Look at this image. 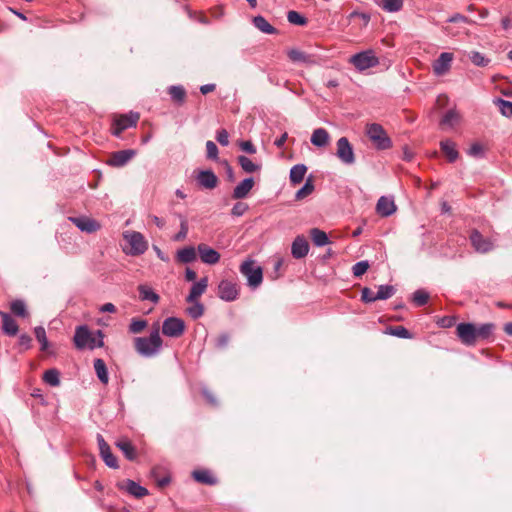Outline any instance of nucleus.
I'll return each mask as SVG.
<instances>
[{
  "mask_svg": "<svg viewBox=\"0 0 512 512\" xmlns=\"http://www.w3.org/2000/svg\"><path fill=\"white\" fill-rule=\"evenodd\" d=\"M162 339L160 337L159 327L156 326L148 337H136L134 347L136 352L145 358H152L159 354L162 349Z\"/></svg>",
  "mask_w": 512,
  "mask_h": 512,
  "instance_id": "nucleus-1",
  "label": "nucleus"
},
{
  "mask_svg": "<svg viewBox=\"0 0 512 512\" xmlns=\"http://www.w3.org/2000/svg\"><path fill=\"white\" fill-rule=\"evenodd\" d=\"M98 340L91 334L89 328L86 325H80L76 328L74 334V344L77 349H94L96 347H103V333L101 330L97 331Z\"/></svg>",
  "mask_w": 512,
  "mask_h": 512,
  "instance_id": "nucleus-2",
  "label": "nucleus"
},
{
  "mask_svg": "<svg viewBox=\"0 0 512 512\" xmlns=\"http://www.w3.org/2000/svg\"><path fill=\"white\" fill-rule=\"evenodd\" d=\"M366 134L378 150H386L392 146V141L384 128L378 123H371L366 126Z\"/></svg>",
  "mask_w": 512,
  "mask_h": 512,
  "instance_id": "nucleus-3",
  "label": "nucleus"
},
{
  "mask_svg": "<svg viewBox=\"0 0 512 512\" xmlns=\"http://www.w3.org/2000/svg\"><path fill=\"white\" fill-rule=\"evenodd\" d=\"M358 71L363 72L369 68L375 67L379 64V59L371 49L361 51L352 55L349 59Z\"/></svg>",
  "mask_w": 512,
  "mask_h": 512,
  "instance_id": "nucleus-4",
  "label": "nucleus"
},
{
  "mask_svg": "<svg viewBox=\"0 0 512 512\" xmlns=\"http://www.w3.org/2000/svg\"><path fill=\"white\" fill-rule=\"evenodd\" d=\"M240 272L247 278V283L252 288H257L263 280L262 268L255 261L248 259L240 266Z\"/></svg>",
  "mask_w": 512,
  "mask_h": 512,
  "instance_id": "nucleus-5",
  "label": "nucleus"
},
{
  "mask_svg": "<svg viewBox=\"0 0 512 512\" xmlns=\"http://www.w3.org/2000/svg\"><path fill=\"white\" fill-rule=\"evenodd\" d=\"M336 156L345 165H353L355 163L353 147L346 137H341L337 140Z\"/></svg>",
  "mask_w": 512,
  "mask_h": 512,
  "instance_id": "nucleus-6",
  "label": "nucleus"
},
{
  "mask_svg": "<svg viewBox=\"0 0 512 512\" xmlns=\"http://www.w3.org/2000/svg\"><path fill=\"white\" fill-rule=\"evenodd\" d=\"M185 331V323L178 317H168L163 321L162 333L171 338L180 337Z\"/></svg>",
  "mask_w": 512,
  "mask_h": 512,
  "instance_id": "nucleus-7",
  "label": "nucleus"
},
{
  "mask_svg": "<svg viewBox=\"0 0 512 512\" xmlns=\"http://www.w3.org/2000/svg\"><path fill=\"white\" fill-rule=\"evenodd\" d=\"M124 238L130 245L129 253L131 255H141L148 248L147 242L144 239V236L140 232H136V231L126 232L124 234Z\"/></svg>",
  "mask_w": 512,
  "mask_h": 512,
  "instance_id": "nucleus-8",
  "label": "nucleus"
},
{
  "mask_svg": "<svg viewBox=\"0 0 512 512\" xmlns=\"http://www.w3.org/2000/svg\"><path fill=\"white\" fill-rule=\"evenodd\" d=\"M139 120V114L130 112L128 115H121L115 118L113 122L112 134L116 137H120L121 133L130 127H135Z\"/></svg>",
  "mask_w": 512,
  "mask_h": 512,
  "instance_id": "nucleus-9",
  "label": "nucleus"
},
{
  "mask_svg": "<svg viewBox=\"0 0 512 512\" xmlns=\"http://www.w3.org/2000/svg\"><path fill=\"white\" fill-rule=\"evenodd\" d=\"M469 239L472 247L478 253H488L494 248V243L490 238L484 237L478 230H472Z\"/></svg>",
  "mask_w": 512,
  "mask_h": 512,
  "instance_id": "nucleus-10",
  "label": "nucleus"
},
{
  "mask_svg": "<svg viewBox=\"0 0 512 512\" xmlns=\"http://www.w3.org/2000/svg\"><path fill=\"white\" fill-rule=\"evenodd\" d=\"M456 333L461 342L466 346H472L477 342L476 325L472 323H459Z\"/></svg>",
  "mask_w": 512,
  "mask_h": 512,
  "instance_id": "nucleus-11",
  "label": "nucleus"
},
{
  "mask_svg": "<svg viewBox=\"0 0 512 512\" xmlns=\"http://www.w3.org/2000/svg\"><path fill=\"white\" fill-rule=\"evenodd\" d=\"M239 295V289L236 283L230 280H222L218 285V296L227 302H231L237 299Z\"/></svg>",
  "mask_w": 512,
  "mask_h": 512,
  "instance_id": "nucleus-12",
  "label": "nucleus"
},
{
  "mask_svg": "<svg viewBox=\"0 0 512 512\" xmlns=\"http://www.w3.org/2000/svg\"><path fill=\"white\" fill-rule=\"evenodd\" d=\"M454 55L450 52H443L434 60L432 67L436 76L445 75L451 68Z\"/></svg>",
  "mask_w": 512,
  "mask_h": 512,
  "instance_id": "nucleus-13",
  "label": "nucleus"
},
{
  "mask_svg": "<svg viewBox=\"0 0 512 512\" xmlns=\"http://www.w3.org/2000/svg\"><path fill=\"white\" fill-rule=\"evenodd\" d=\"M135 155L136 151L133 149L116 151L112 153L107 163L112 167H122L126 165Z\"/></svg>",
  "mask_w": 512,
  "mask_h": 512,
  "instance_id": "nucleus-14",
  "label": "nucleus"
},
{
  "mask_svg": "<svg viewBox=\"0 0 512 512\" xmlns=\"http://www.w3.org/2000/svg\"><path fill=\"white\" fill-rule=\"evenodd\" d=\"M289 59L294 63H303L305 65H317L319 64V59L311 54H307L298 49H291L287 53Z\"/></svg>",
  "mask_w": 512,
  "mask_h": 512,
  "instance_id": "nucleus-15",
  "label": "nucleus"
},
{
  "mask_svg": "<svg viewBox=\"0 0 512 512\" xmlns=\"http://www.w3.org/2000/svg\"><path fill=\"white\" fill-rule=\"evenodd\" d=\"M197 184L204 189H214L218 184V178L212 170H200L196 175Z\"/></svg>",
  "mask_w": 512,
  "mask_h": 512,
  "instance_id": "nucleus-16",
  "label": "nucleus"
},
{
  "mask_svg": "<svg viewBox=\"0 0 512 512\" xmlns=\"http://www.w3.org/2000/svg\"><path fill=\"white\" fill-rule=\"evenodd\" d=\"M197 250L201 261L205 264L214 265L220 260L219 252L204 243L199 244Z\"/></svg>",
  "mask_w": 512,
  "mask_h": 512,
  "instance_id": "nucleus-17",
  "label": "nucleus"
},
{
  "mask_svg": "<svg viewBox=\"0 0 512 512\" xmlns=\"http://www.w3.org/2000/svg\"><path fill=\"white\" fill-rule=\"evenodd\" d=\"M118 488L138 499L148 495L149 493L145 487L130 479L118 483Z\"/></svg>",
  "mask_w": 512,
  "mask_h": 512,
  "instance_id": "nucleus-18",
  "label": "nucleus"
},
{
  "mask_svg": "<svg viewBox=\"0 0 512 512\" xmlns=\"http://www.w3.org/2000/svg\"><path fill=\"white\" fill-rule=\"evenodd\" d=\"M309 252V243L303 235H298L291 245V254L295 259H302Z\"/></svg>",
  "mask_w": 512,
  "mask_h": 512,
  "instance_id": "nucleus-19",
  "label": "nucleus"
},
{
  "mask_svg": "<svg viewBox=\"0 0 512 512\" xmlns=\"http://www.w3.org/2000/svg\"><path fill=\"white\" fill-rule=\"evenodd\" d=\"M396 211V205L392 197L381 196L376 204V212L382 217H389Z\"/></svg>",
  "mask_w": 512,
  "mask_h": 512,
  "instance_id": "nucleus-20",
  "label": "nucleus"
},
{
  "mask_svg": "<svg viewBox=\"0 0 512 512\" xmlns=\"http://www.w3.org/2000/svg\"><path fill=\"white\" fill-rule=\"evenodd\" d=\"M69 220L83 232L92 233L99 229V224L88 217H70Z\"/></svg>",
  "mask_w": 512,
  "mask_h": 512,
  "instance_id": "nucleus-21",
  "label": "nucleus"
},
{
  "mask_svg": "<svg viewBox=\"0 0 512 512\" xmlns=\"http://www.w3.org/2000/svg\"><path fill=\"white\" fill-rule=\"evenodd\" d=\"M208 287V278L203 277L197 282H194L188 296L186 297V301H195L199 300V298L205 293Z\"/></svg>",
  "mask_w": 512,
  "mask_h": 512,
  "instance_id": "nucleus-22",
  "label": "nucleus"
},
{
  "mask_svg": "<svg viewBox=\"0 0 512 512\" xmlns=\"http://www.w3.org/2000/svg\"><path fill=\"white\" fill-rule=\"evenodd\" d=\"M254 186V179L252 177L242 180L233 190V199H244L248 196L250 190Z\"/></svg>",
  "mask_w": 512,
  "mask_h": 512,
  "instance_id": "nucleus-23",
  "label": "nucleus"
},
{
  "mask_svg": "<svg viewBox=\"0 0 512 512\" xmlns=\"http://www.w3.org/2000/svg\"><path fill=\"white\" fill-rule=\"evenodd\" d=\"M2 318V330L8 336H15L18 333L19 327L16 321L6 312L0 311Z\"/></svg>",
  "mask_w": 512,
  "mask_h": 512,
  "instance_id": "nucleus-24",
  "label": "nucleus"
},
{
  "mask_svg": "<svg viewBox=\"0 0 512 512\" xmlns=\"http://www.w3.org/2000/svg\"><path fill=\"white\" fill-rule=\"evenodd\" d=\"M116 446L120 449V451L124 454L126 459L129 461H134L137 459V451L134 445L126 438L120 439L116 442Z\"/></svg>",
  "mask_w": 512,
  "mask_h": 512,
  "instance_id": "nucleus-25",
  "label": "nucleus"
},
{
  "mask_svg": "<svg viewBox=\"0 0 512 512\" xmlns=\"http://www.w3.org/2000/svg\"><path fill=\"white\" fill-rule=\"evenodd\" d=\"M441 151L446 155L449 162L453 163L457 160L459 153L456 149V144L450 139L442 140L440 142Z\"/></svg>",
  "mask_w": 512,
  "mask_h": 512,
  "instance_id": "nucleus-26",
  "label": "nucleus"
},
{
  "mask_svg": "<svg viewBox=\"0 0 512 512\" xmlns=\"http://www.w3.org/2000/svg\"><path fill=\"white\" fill-rule=\"evenodd\" d=\"M329 133L324 128H317L311 135V143L316 147H325L329 143Z\"/></svg>",
  "mask_w": 512,
  "mask_h": 512,
  "instance_id": "nucleus-27",
  "label": "nucleus"
},
{
  "mask_svg": "<svg viewBox=\"0 0 512 512\" xmlns=\"http://www.w3.org/2000/svg\"><path fill=\"white\" fill-rule=\"evenodd\" d=\"M252 23L262 33L271 35L277 32L276 28L261 15L253 17Z\"/></svg>",
  "mask_w": 512,
  "mask_h": 512,
  "instance_id": "nucleus-28",
  "label": "nucleus"
},
{
  "mask_svg": "<svg viewBox=\"0 0 512 512\" xmlns=\"http://www.w3.org/2000/svg\"><path fill=\"white\" fill-rule=\"evenodd\" d=\"M139 297L142 301H150L154 304L160 300L159 295L153 291V289L147 285L138 286Z\"/></svg>",
  "mask_w": 512,
  "mask_h": 512,
  "instance_id": "nucleus-29",
  "label": "nucleus"
},
{
  "mask_svg": "<svg viewBox=\"0 0 512 512\" xmlns=\"http://www.w3.org/2000/svg\"><path fill=\"white\" fill-rule=\"evenodd\" d=\"M307 172V167L304 164H296L290 170V182L292 184H299L304 179Z\"/></svg>",
  "mask_w": 512,
  "mask_h": 512,
  "instance_id": "nucleus-30",
  "label": "nucleus"
},
{
  "mask_svg": "<svg viewBox=\"0 0 512 512\" xmlns=\"http://www.w3.org/2000/svg\"><path fill=\"white\" fill-rule=\"evenodd\" d=\"M192 477L199 483L208 485H215L217 483V479L208 470H194Z\"/></svg>",
  "mask_w": 512,
  "mask_h": 512,
  "instance_id": "nucleus-31",
  "label": "nucleus"
},
{
  "mask_svg": "<svg viewBox=\"0 0 512 512\" xmlns=\"http://www.w3.org/2000/svg\"><path fill=\"white\" fill-rule=\"evenodd\" d=\"M196 259V251L194 247H184L177 252V260L181 263H191Z\"/></svg>",
  "mask_w": 512,
  "mask_h": 512,
  "instance_id": "nucleus-32",
  "label": "nucleus"
},
{
  "mask_svg": "<svg viewBox=\"0 0 512 512\" xmlns=\"http://www.w3.org/2000/svg\"><path fill=\"white\" fill-rule=\"evenodd\" d=\"M94 369L98 379L103 383L107 384L109 381L108 371L104 360L98 358L94 360Z\"/></svg>",
  "mask_w": 512,
  "mask_h": 512,
  "instance_id": "nucleus-33",
  "label": "nucleus"
},
{
  "mask_svg": "<svg viewBox=\"0 0 512 512\" xmlns=\"http://www.w3.org/2000/svg\"><path fill=\"white\" fill-rule=\"evenodd\" d=\"M310 236L312 238L314 245L317 247H322V246L329 244V238H328L326 232H324L318 228L311 229Z\"/></svg>",
  "mask_w": 512,
  "mask_h": 512,
  "instance_id": "nucleus-34",
  "label": "nucleus"
},
{
  "mask_svg": "<svg viewBox=\"0 0 512 512\" xmlns=\"http://www.w3.org/2000/svg\"><path fill=\"white\" fill-rule=\"evenodd\" d=\"M237 160H238L240 167L246 173H254L261 169L260 164L254 163L251 159H249L248 157H246L244 155L238 156Z\"/></svg>",
  "mask_w": 512,
  "mask_h": 512,
  "instance_id": "nucleus-35",
  "label": "nucleus"
},
{
  "mask_svg": "<svg viewBox=\"0 0 512 512\" xmlns=\"http://www.w3.org/2000/svg\"><path fill=\"white\" fill-rule=\"evenodd\" d=\"M168 93L171 99L179 104H182L186 98V91L181 85H172L168 88Z\"/></svg>",
  "mask_w": 512,
  "mask_h": 512,
  "instance_id": "nucleus-36",
  "label": "nucleus"
},
{
  "mask_svg": "<svg viewBox=\"0 0 512 512\" xmlns=\"http://www.w3.org/2000/svg\"><path fill=\"white\" fill-rule=\"evenodd\" d=\"M43 380L46 384L57 387L60 384V373L57 369H48L43 374Z\"/></svg>",
  "mask_w": 512,
  "mask_h": 512,
  "instance_id": "nucleus-37",
  "label": "nucleus"
},
{
  "mask_svg": "<svg viewBox=\"0 0 512 512\" xmlns=\"http://www.w3.org/2000/svg\"><path fill=\"white\" fill-rule=\"evenodd\" d=\"M187 302L191 306L186 309V312L192 319H198L204 314V305L199 300Z\"/></svg>",
  "mask_w": 512,
  "mask_h": 512,
  "instance_id": "nucleus-38",
  "label": "nucleus"
},
{
  "mask_svg": "<svg viewBox=\"0 0 512 512\" xmlns=\"http://www.w3.org/2000/svg\"><path fill=\"white\" fill-rule=\"evenodd\" d=\"M493 329L494 325L491 323L476 325L477 341L487 339L492 334Z\"/></svg>",
  "mask_w": 512,
  "mask_h": 512,
  "instance_id": "nucleus-39",
  "label": "nucleus"
},
{
  "mask_svg": "<svg viewBox=\"0 0 512 512\" xmlns=\"http://www.w3.org/2000/svg\"><path fill=\"white\" fill-rule=\"evenodd\" d=\"M34 334H35L36 339L38 340V342L41 345V347H40L41 351H46L48 349L49 342H48V339L46 336L45 328L43 326L35 327Z\"/></svg>",
  "mask_w": 512,
  "mask_h": 512,
  "instance_id": "nucleus-40",
  "label": "nucleus"
},
{
  "mask_svg": "<svg viewBox=\"0 0 512 512\" xmlns=\"http://www.w3.org/2000/svg\"><path fill=\"white\" fill-rule=\"evenodd\" d=\"M469 59L475 66L478 67H486L490 63V59L478 51L470 52Z\"/></svg>",
  "mask_w": 512,
  "mask_h": 512,
  "instance_id": "nucleus-41",
  "label": "nucleus"
},
{
  "mask_svg": "<svg viewBox=\"0 0 512 512\" xmlns=\"http://www.w3.org/2000/svg\"><path fill=\"white\" fill-rule=\"evenodd\" d=\"M314 183L311 178H308L301 189L295 195L296 200H302L309 196L314 191Z\"/></svg>",
  "mask_w": 512,
  "mask_h": 512,
  "instance_id": "nucleus-42",
  "label": "nucleus"
},
{
  "mask_svg": "<svg viewBox=\"0 0 512 512\" xmlns=\"http://www.w3.org/2000/svg\"><path fill=\"white\" fill-rule=\"evenodd\" d=\"M11 312L19 317H26L28 315L25 302L22 300H14L10 305Z\"/></svg>",
  "mask_w": 512,
  "mask_h": 512,
  "instance_id": "nucleus-43",
  "label": "nucleus"
},
{
  "mask_svg": "<svg viewBox=\"0 0 512 512\" xmlns=\"http://www.w3.org/2000/svg\"><path fill=\"white\" fill-rule=\"evenodd\" d=\"M381 6L387 12H398L402 9L403 0H381Z\"/></svg>",
  "mask_w": 512,
  "mask_h": 512,
  "instance_id": "nucleus-44",
  "label": "nucleus"
},
{
  "mask_svg": "<svg viewBox=\"0 0 512 512\" xmlns=\"http://www.w3.org/2000/svg\"><path fill=\"white\" fill-rule=\"evenodd\" d=\"M395 288L392 285H380L376 293L378 300H386L395 294Z\"/></svg>",
  "mask_w": 512,
  "mask_h": 512,
  "instance_id": "nucleus-45",
  "label": "nucleus"
},
{
  "mask_svg": "<svg viewBox=\"0 0 512 512\" xmlns=\"http://www.w3.org/2000/svg\"><path fill=\"white\" fill-rule=\"evenodd\" d=\"M501 114L505 117H512V102L497 98L495 100Z\"/></svg>",
  "mask_w": 512,
  "mask_h": 512,
  "instance_id": "nucleus-46",
  "label": "nucleus"
},
{
  "mask_svg": "<svg viewBox=\"0 0 512 512\" xmlns=\"http://www.w3.org/2000/svg\"><path fill=\"white\" fill-rule=\"evenodd\" d=\"M100 456L108 467L113 469H117L119 467L117 458L112 454L110 448L101 452Z\"/></svg>",
  "mask_w": 512,
  "mask_h": 512,
  "instance_id": "nucleus-47",
  "label": "nucleus"
},
{
  "mask_svg": "<svg viewBox=\"0 0 512 512\" xmlns=\"http://www.w3.org/2000/svg\"><path fill=\"white\" fill-rule=\"evenodd\" d=\"M387 333L403 339L411 338V333L403 326L389 327Z\"/></svg>",
  "mask_w": 512,
  "mask_h": 512,
  "instance_id": "nucleus-48",
  "label": "nucleus"
},
{
  "mask_svg": "<svg viewBox=\"0 0 512 512\" xmlns=\"http://www.w3.org/2000/svg\"><path fill=\"white\" fill-rule=\"evenodd\" d=\"M458 121H459V114L455 110H449L442 117L441 124L452 127Z\"/></svg>",
  "mask_w": 512,
  "mask_h": 512,
  "instance_id": "nucleus-49",
  "label": "nucleus"
},
{
  "mask_svg": "<svg viewBox=\"0 0 512 512\" xmlns=\"http://www.w3.org/2000/svg\"><path fill=\"white\" fill-rule=\"evenodd\" d=\"M148 323L144 319H132L130 325H129V332L132 334H137L142 332L146 327Z\"/></svg>",
  "mask_w": 512,
  "mask_h": 512,
  "instance_id": "nucleus-50",
  "label": "nucleus"
},
{
  "mask_svg": "<svg viewBox=\"0 0 512 512\" xmlns=\"http://www.w3.org/2000/svg\"><path fill=\"white\" fill-rule=\"evenodd\" d=\"M287 20L289 23L299 26H303L307 23V19L294 10L287 13Z\"/></svg>",
  "mask_w": 512,
  "mask_h": 512,
  "instance_id": "nucleus-51",
  "label": "nucleus"
},
{
  "mask_svg": "<svg viewBox=\"0 0 512 512\" xmlns=\"http://www.w3.org/2000/svg\"><path fill=\"white\" fill-rule=\"evenodd\" d=\"M428 299L429 294L422 289L416 290L413 293V301L417 306H424L428 302Z\"/></svg>",
  "mask_w": 512,
  "mask_h": 512,
  "instance_id": "nucleus-52",
  "label": "nucleus"
},
{
  "mask_svg": "<svg viewBox=\"0 0 512 512\" xmlns=\"http://www.w3.org/2000/svg\"><path fill=\"white\" fill-rule=\"evenodd\" d=\"M369 268V263L368 261L364 260V261H359L357 263H355L352 267V272H353V275L355 277H360L362 276L364 273H366V271L368 270Z\"/></svg>",
  "mask_w": 512,
  "mask_h": 512,
  "instance_id": "nucleus-53",
  "label": "nucleus"
},
{
  "mask_svg": "<svg viewBox=\"0 0 512 512\" xmlns=\"http://www.w3.org/2000/svg\"><path fill=\"white\" fill-rule=\"evenodd\" d=\"M206 152H207L208 159H211V160L218 159V148L213 141L209 140L206 142Z\"/></svg>",
  "mask_w": 512,
  "mask_h": 512,
  "instance_id": "nucleus-54",
  "label": "nucleus"
},
{
  "mask_svg": "<svg viewBox=\"0 0 512 512\" xmlns=\"http://www.w3.org/2000/svg\"><path fill=\"white\" fill-rule=\"evenodd\" d=\"M361 299L365 303H371V302H374V301L378 300V298H376V293H374L368 287H364L362 289V291H361Z\"/></svg>",
  "mask_w": 512,
  "mask_h": 512,
  "instance_id": "nucleus-55",
  "label": "nucleus"
},
{
  "mask_svg": "<svg viewBox=\"0 0 512 512\" xmlns=\"http://www.w3.org/2000/svg\"><path fill=\"white\" fill-rule=\"evenodd\" d=\"M248 210V205L244 202H237L231 209V214L236 217L242 216Z\"/></svg>",
  "mask_w": 512,
  "mask_h": 512,
  "instance_id": "nucleus-56",
  "label": "nucleus"
},
{
  "mask_svg": "<svg viewBox=\"0 0 512 512\" xmlns=\"http://www.w3.org/2000/svg\"><path fill=\"white\" fill-rule=\"evenodd\" d=\"M468 154L472 157L482 158L484 156V149L481 144L474 143L469 148Z\"/></svg>",
  "mask_w": 512,
  "mask_h": 512,
  "instance_id": "nucleus-57",
  "label": "nucleus"
},
{
  "mask_svg": "<svg viewBox=\"0 0 512 512\" xmlns=\"http://www.w3.org/2000/svg\"><path fill=\"white\" fill-rule=\"evenodd\" d=\"M187 232H188L187 221L185 218H183L180 223V231L175 235L174 240L180 241V240L184 239L187 236Z\"/></svg>",
  "mask_w": 512,
  "mask_h": 512,
  "instance_id": "nucleus-58",
  "label": "nucleus"
},
{
  "mask_svg": "<svg viewBox=\"0 0 512 512\" xmlns=\"http://www.w3.org/2000/svg\"><path fill=\"white\" fill-rule=\"evenodd\" d=\"M18 343L24 350H28L31 348L32 338L28 334L23 333L19 336Z\"/></svg>",
  "mask_w": 512,
  "mask_h": 512,
  "instance_id": "nucleus-59",
  "label": "nucleus"
},
{
  "mask_svg": "<svg viewBox=\"0 0 512 512\" xmlns=\"http://www.w3.org/2000/svg\"><path fill=\"white\" fill-rule=\"evenodd\" d=\"M216 139L222 146H228L229 144V134L225 129H220L217 132Z\"/></svg>",
  "mask_w": 512,
  "mask_h": 512,
  "instance_id": "nucleus-60",
  "label": "nucleus"
},
{
  "mask_svg": "<svg viewBox=\"0 0 512 512\" xmlns=\"http://www.w3.org/2000/svg\"><path fill=\"white\" fill-rule=\"evenodd\" d=\"M229 340H230L229 335L226 333H223V334L219 335L218 338L216 339L215 346L219 349H223L228 345Z\"/></svg>",
  "mask_w": 512,
  "mask_h": 512,
  "instance_id": "nucleus-61",
  "label": "nucleus"
},
{
  "mask_svg": "<svg viewBox=\"0 0 512 512\" xmlns=\"http://www.w3.org/2000/svg\"><path fill=\"white\" fill-rule=\"evenodd\" d=\"M241 150H243L244 152L248 153V154H255L256 153V147L254 146V144L251 142V141H242L240 142L239 144Z\"/></svg>",
  "mask_w": 512,
  "mask_h": 512,
  "instance_id": "nucleus-62",
  "label": "nucleus"
},
{
  "mask_svg": "<svg viewBox=\"0 0 512 512\" xmlns=\"http://www.w3.org/2000/svg\"><path fill=\"white\" fill-rule=\"evenodd\" d=\"M447 21L449 23H458V22L468 23L469 22L468 18L460 13H455L454 15L449 17Z\"/></svg>",
  "mask_w": 512,
  "mask_h": 512,
  "instance_id": "nucleus-63",
  "label": "nucleus"
},
{
  "mask_svg": "<svg viewBox=\"0 0 512 512\" xmlns=\"http://www.w3.org/2000/svg\"><path fill=\"white\" fill-rule=\"evenodd\" d=\"M96 439L100 453L110 448V446L108 445V443L105 441L104 437L101 434H97Z\"/></svg>",
  "mask_w": 512,
  "mask_h": 512,
  "instance_id": "nucleus-64",
  "label": "nucleus"
}]
</instances>
